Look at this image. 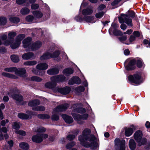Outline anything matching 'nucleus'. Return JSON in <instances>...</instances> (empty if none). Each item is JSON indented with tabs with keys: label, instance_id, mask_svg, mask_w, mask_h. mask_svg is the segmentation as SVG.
<instances>
[{
	"label": "nucleus",
	"instance_id": "nucleus-1",
	"mask_svg": "<svg viewBox=\"0 0 150 150\" xmlns=\"http://www.w3.org/2000/svg\"><path fill=\"white\" fill-rule=\"evenodd\" d=\"M91 130L85 129L83 131L82 134L79 136L78 139L81 144L85 147L93 148L98 145L96 139L93 135H90Z\"/></svg>",
	"mask_w": 150,
	"mask_h": 150
},
{
	"label": "nucleus",
	"instance_id": "nucleus-2",
	"mask_svg": "<svg viewBox=\"0 0 150 150\" xmlns=\"http://www.w3.org/2000/svg\"><path fill=\"white\" fill-rule=\"evenodd\" d=\"M65 79V77L62 75L52 76L50 78L51 82H47L45 84V86L46 88L52 89L54 92H57V87H56L57 83L63 81Z\"/></svg>",
	"mask_w": 150,
	"mask_h": 150
},
{
	"label": "nucleus",
	"instance_id": "nucleus-3",
	"mask_svg": "<svg viewBox=\"0 0 150 150\" xmlns=\"http://www.w3.org/2000/svg\"><path fill=\"white\" fill-rule=\"evenodd\" d=\"M32 38H25L24 39L23 43V47L27 48V51H35L40 48L42 46V42L39 41H36L31 44Z\"/></svg>",
	"mask_w": 150,
	"mask_h": 150
},
{
	"label": "nucleus",
	"instance_id": "nucleus-4",
	"mask_svg": "<svg viewBox=\"0 0 150 150\" xmlns=\"http://www.w3.org/2000/svg\"><path fill=\"white\" fill-rule=\"evenodd\" d=\"M21 38H16L15 40L14 38H1L0 40V45L2 43L5 45H11V47L12 49H14L18 47L21 41Z\"/></svg>",
	"mask_w": 150,
	"mask_h": 150
},
{
	"label": "nucleus",
	"instance_id": "nucleus-5",
	"mask_svg": "<svg viewBox=\"0 0 150 150\" xmlns=\"http://www.w3.org/2000/svg\"><path fill=\"white\" fill-rule=\"evenodd\" d=\"M19 93V91L17 88L15 87L10 90V91L7 94L10 96H11L13 99L15 100L17 104L21 105L25 104V102H24L23 103H22L23 98L21 95L15 94V93Z\"/></svg>",
	"mask_w": 150,
	"mask_h": 150
},
{
	"label": "nucleus",
	"instance_id": "nucleus-6",
	"mask_svg": "<svg viewBox=\"0 0 150 150\" xmlns=\"http://www.w3.org/2000/svg\"><path fill=\"white\" fill-rule=\"evenodd\" d=\"M69 107L68 103H65L63 105H60L55 108L52 112L51 119L53 120L57 121L59 120V117L57 113L59 112L65 110Z\"/></svg>",
	"mask_w": 150,
	"mask_h": 150
},
{
	"label": "nucleus",
	"instance_id": "nucleus-7",
	"mask_svg": "<svg viewBox=\"0 0 150 150\" xmlns=\"http://www.w3.org/2000/svg\"><path fill=\"white\" fill-rule=\"evenodd\" d=\"M5 71L13 72H14L15 74L21 77H25L26 76V71L24 68H19L17 69L16 67L6 68L4 69Z\"/></svg>",
	"mask_w": 150,
	"mask_h": 150
},
{
	"label": "nucleus",
	"instance_id": "nucleus-8",
	"mask_svg": "<svg viewBox=\"0 0 150 150\" xmlns=\"http://www.w3.org/2000/svg\"><path fill=\"white\" fill-rule=\"evenodd\" d=\"M128 80L131 82L137 84H140L143 81V79L141 76V73L140 72L136 73L133 75H129Z\"/></svg>",
	"mask_w": 150,
	"mask_h": 150
},
{
	"label": "nucleus",
	"instance_id": "nucleus-9",
	"mask_svg": "<svg viewBox=\"0 0 150 150\" xmlns=\"http://www.w3.org/2000/svg\"><path fill=\"white\" fill-rule=\"evenodd\" d=\"M142 132L140 130L137 131L134 134V139L139 146L144 145L146 142V139L144 138H142Z\"/></svg>",
	"mask_w": 150,
	"mask_h": 150
},
{
	"label": "nucleus",
	"instance_id": "nucleus-10",
	"mask_svg": "<svg viewBox=\"0 0 150 150\" xmlns=\"http://www.w3.org/2000/svg\"><path fill=\"white\" fill-rule=\"evenodd\" d=\"M115 150H125V141L116 138L115 140Z\"/></svg>",
	"mask_w": 150,
	"mask_h": 150
},
{
	"label": "nucleus",
	"instance_id": "nucleus-11",
	"mask_svg": "<svg viewBox=\"0 0 150 150\" xmlns=\"http://www.w3.org/2000/svg\"><path fill=\"white\" fill-rule=\"evenodd\" d=\"M118 27L117 25L115 23H112L111 26L109 30V32L110 35H114L115 36H121L122 33L120 30L116 29Z\"/></svg>",
	"mask_w": 150,
	"mask_h": 150
},
{
	"label": "nucleus",
	"instance_id": "nucleus-12",
	"mask_svg": "<svg viewBox=\"0 0 150 150\" xmlns=\"http://www.w3.org/2000/svg\"><path fill=\"white\" fill-rule=\"evenodd\" d=\"M48 137V135L45 134H38L32 137L33 142L37 143L41 142L42 140Z\"/></svg>",
	"mask_w": 150,
	"mask_h": 150
},
{
	"label": "nucleus",
	"instance_id": "nucleus-13",
	"mask_svg": "<svg viewBox=\"0 0 150 150\" xmlns=\"http://www.w3.org/2000/svg\"><path fill=\"white\" fill-rule=\"evenodd\" d=\"M72 115L74 120L79 124L83 123L84 122L83 120H86L88 117V115L87 114L81 115L78 114L72 113Z\"/></svg>",
	"mask_w": 150,
	"mask_h": 150
},
{
	"label": "nucleus",
	"instance_id": "nucleus-14",
	"mask_svg": "<svg viewBox=\"0 0 150 150\" xmlns=\"http://www.w3.org/2000/svg\"><path fill=\"white\" fill-rule=\"evenodd\" d=\"M60 52L58 50L55 51L53 53V54H51L50 52H46L44 54L40 57V59L41 60H43L50 58L56 57L59 55Z\"/></svg>",
	"mask_w": 150,
	"mask_h": 150
},
{
	"label": "nucleus",
	"instance_id": "nucleus-15",
	"mask_svg": "<svg viewBox=\"0 0 150 150\" xmlns=\"http://www.w3.org/2000/svg\"><path fill=\"white\" fill-rule=\"evenodd\" d=\"M118 19L120 23H125L128 26H132V20L128 16L121 14V16L118 17Z\"/></svg>",
	"mask_w": 150,
	"mask_h": 150
},
{
	"label": "nucleus",
	"instance_id": "nucleus-16",
	"mask_svg": "<svg viewBox=\"0 0 150 150\" xmlns=\"http://www.w3.org/2000/svg\"><path fill=\"white\" fill-rule=\"evenodd\" d=\"M136 61L132 59L129 61V59H127L125 63V68L127 70H131L134 69L135 67V64Z\"/></svg>",
	"mask_w": 150,
	"mask_h": 150
},
{
	"label": "nucleus",
	"instance_id": "nucleus-17",
	"mask_svg": "<svg viewBox=\"0 0 150 150\" xmlns=\"http://www.w3.org/2000/svg\"><path fill=\"white\" fill-rule=\"evenodd\" d=\"M119 41L122 43L129 45L134 43L135 41V38H118Z\"/></svg>",
	"mask_w": 150,
	"mask_h": 150
},
{
	"label": "nucleus",
	"instance_id": "nucleus-18",
	"mask_svg": "<svg viewBox=\"0 0 150 150\" xmlns=\"http://www.w3.org/2000/svg\"><path fill=\"white\" fill-rule=\"evenodd\" d=\"M81 82L80 78L77 76H74L69 81L68 84L69 85H72L74 83L79 84Z\"/></svg>",
	"mask_w": 150,
	"mask_h": 150
},
{
	"label": "nucleus",
	"instance_id": "nucleus-19",
	"mask_svg": "<svg viewBox=\"0 0 150 150\" xmlns=\"http://www.w3.org/2000/svg\"><path fill=\"white\" fill-rule=\"evenodd\" d=\"M73 111L75 112H78L79 113H82L85 112L86 110L83 108H79V104H75L72 106Z\"/></svg>",
	"mask_w": 150,
	"mask_h": 150
},
{
	"label": "nucleus",
	"instance_id": "nucleus-20",
	"mask_svg": "<svg viewBox=\"0 0 150 150\" xmlns=\"http://www.w3.org/2000/svg\"><path fill=\"white\" fill-rule=\"evenodd\" d=\"M57 92H59L63 94H67L69 93L70 88L69 87L66 86L64 88H59L57 87Z\"/></svg>",
	"mask_w": 150,
	"mask_h": 150
},
{
	"label": "nucleus",
	"instance_id": "nucleus-21",
	"mask_svg": "<svg viewBox=\"0 0 150 150\" xmlns=\"http://www.w3.org/2000/svg\"><path fill=\"white\" fill-rule=\"evenodd\" d=\"M22 58L24 59L28 60L34 59L35 57L33 53L30 52L24 54L22 56Z\"/></svg>",
	"mask_w": 150,
	"mask_h": 150
},
{
	"label": "nucleus",
	"instance_id": "nucleus-22",
	"mask_svg": "<svg viewBox=\"0 0 150 150\" xmlns=\"http://www.w3.org/2000/svg\"><path fill=\"white\" fill-rule=\"evenodd\" d=\"M59 71V70L57 68L54 67L48 70L47 73L49 75H52L58 74Z\"/></svg>",
	"mask_w": 150,
	"mask_h": 150
},
{
	"label": "nucleus",
	"instance_id": "nucleus-23",
	"mask_svg": "<svg viewBox=\"0 0 150 150\" xmlns=\"http://www.w3.org/2000/svg\"><path fill=\"white\" fill-rule=\"evenodd\" d=\"M132 128H127L125 129V134L126 137H129L133 133V129H134V127L133 125L131 126Z\"/></svg>",
	"mask_w": 150,
	"mask_h": 150
},
{
	"label": "nucleus",
	"instance_id": "nucleus-24",
	"mask_svg": "<svg viewBox=\"0 0 150 150\" xmlns=\"http://www.w3.org/2000/svg\"><path fill=\"white\" fill-rule=\"evenodd\" d=\"M62 116L65 122L67 123L70 124L73 121V119L71 117L68 116L65 114L62 115Z\"/></svg>",
	"mask_w": 150,
	"mask_h": 150
},
{
	"label": "nucleus",
	"instance_id": "nucleus-25",
	"mask_svg": "<svg viewBox=\"0 0 150 150\" xmlns=\"http://www.w3.org/2000/svg\"><path fill=\"white\" fill-rule=\"evenodd\" d=\"M83 20L84 21L89 23H95L96 22L93 16H84L83 17Z\"/></svg>",
	"mask_w": 150,
	"mask_h": 150
},
{
	"label": "nucleus",
	"instance_id": "nucleus-26",
	"mask_svg": "<svg viewBox=\"0 0 150 150\" xmlns=\"http://www.w3.org/2000/svg\"><path fill=\"white\" fill-rule=\"evenodd\" d=\"M48 67V65L45 63H41L36 66L37 69L39 70H44L47 69Z\"/></svg>",
	"mask_w": 150,
	"mask_h": 150
},
{
	"label": "nucleus",
	"instance_id": "nucleus-27",
	"mask_svg": "<svg viewBox=\"0 0 150 150\" xmlns=\"http://www.w3.org/2000/svg\"><path fill=\"white\" fill-rule=\"evenodd\" d=\"M40 101L38 100H35L30 101L28 104L29 106L33 107L39 105L40 104Z\"/></svg>",
	"mask_w": 150,
	"mask_h": 150
},
{
	"label": "nucleus",
	"instance_id": "nucleus-28",
	"mask_svg": "<svg viewBox=\"0 0 150 150\" xmlns=\"http://www.w3.org/2000/svg\"><path fill=\"white\" fill-rule=\"evenodd\" d=\"M93 12L92 8L90 7L83 9L82 11V13L84 15L91 14Z\"/></svg>",
	"mask_w": 150,
	"mask_h": 150
},
{
	"label": "nucleus",
	"instance_id": "nucleus-29",
	"mask_svg": "<svg viewBox=\"0 0 150 150\" xmlns=\"http://www.w3.org/2000/svg\"><path fill=\"white\" fill-rule=\"evenodd\" d=\"M79 132L80 130L79 129L75 130L74 132V134H69L67 137V139L70 140H73L75 138V136L77 135Z\"/></svg>",
	"mask_w": 150,
	"mask_h": 150
},
{
	"label": "nucleus",
	"instance_id": "nucleus-30",
	"mask_svg": "<svg viewBox=\"0 0 150 150\" xmlns=\"http://www.w3.org/2000/svg\"><path fill=\"white\" fill-rule=\"evenodd\" d=\"M33 14L36 18H40L43 16L42 13L39 11H34L32 12Z\"/></svg>",
	"mask_w": 150,
	"mask_h": 150
},
{
	"label": "nucleus",
	"instance_id": "nucleus-31",
	"mask_svg": "<svg viewBox=\"0 0 150 150\" xmlns=\"http://www.w3.org/2000/svg\"><path fill=\"white\" fill-rule=\"evenodd\" d=\"M19 146L20 148L24 150H27L29 148V146L28 144L24 142L20 143Z\"/></svg>",
	"mask_w": 150,
	"mask_h": 150
},
{
	"label": "nucleus",
	"instance_id": "nucleus-32",
	"mask_svg": "<svg viewBox=\"0 0 150 150\" xmlns=\"http://www.w3.org/2000/svg\"><path fill=\"white\" fill-rule=\"evenodd\" d=\"M18 117L22 120H26L29 117V115L23 113H20L18 115Z\"/></svg>",
	"mask_w": 150,
	"mask_h": 150
},
{
	"label": "nucleus",
	"instance_id": "nucleus-33",
	"mask_svg": "<svg viewBox=\"0 0 150 150\" xmlns=\"http://www.w3.org/2000/svg\"><path fill=\"white\" fill-rule=\"evenodd\" d=\"M129 146L130 149L132 150H134L136 148V144L133 139H130L129 142Z\"/></svg>",
	"mask_w": 150,
	"mask_h": 150
},
{
	"label": "nucleus",
	"instance_id": "nucleus-34",
	"mask_svg": "<svg viewBox=\"0 0 150 150\" xmlns=\"http://www.w3.org/2000/svg\"><path fill=\"white\" fill-rule=\"evenodd\" d=\"M73 72V69L70 68H68L64 69L63 73L65 75L68 76L72 74Z\"/></svg>",
	"mask_w": 150,
	"mask_h": 150
},
{
	"label": "nucleus",
	"instance_id": "nucleus-35",
	"mask_svg": "<svg viewBox=\"0 0 150 150\" xmlns=\"http://www.w3.org/2000/svg\"><path fill=\"white\" fill-rule=\"evenodd\" d=\"M30 12V9L27 7H23L22 8L21 11L20 13L22 15H26L28 14Z\"/></svg>",
	"mask_w": 150,
	"mask_h": 150
},
{
	"label": "nucleus",
	"instance_id": "nucleus-36",
	"mask_svg": "<svg viewBox=\"0 0 150 150\" xmlns=\"http://www.w3.org/2000/svg\"><path fill=\"white\" fill-rule=\"evenodd\" d=\"M2 75L3 76L11 79H16L17 78L16 76L14 75L7 73L3 72Z\"/></svg>",
	"mask_w": 150,
	"mask_h": 150
},
{
	"label": "nucleus",
	"instance_id": "nucleus-37",
	"mask_svg": "<svg viewBox=\"0 0 150 150\" xmlns=\"http://www.w3.org/2000/svg\"><path fill=\"white\" fill-rule=\"evenodd\" d=\"M38 117L40 119H47L50 118V116L47 114H41L38 115Z\"/></svg>",
	"mask_w": 150,
	"mask_h": 150
},
{
	"label": "nucleus",
	"instance_id": "nucleus-38",
	"mask_svg": "<svg viewBox=\"0 0 150 150\" xmlns=\"http://www.w3.org/2000/svg\"><path fill=\"white\" fill-rule=\"evenodd\" d=\"M37 62L35 61H27L24 63V65L26 66H33L35 65Z\"/></svg>",
	"mask_w": 150,
	"mask_h": 150
},
{
	"label": "nucleus",
	"instance_id": "nucleus-39",
	"mask_svg": "<svg viewBox=\"0 0 150 150\" xmlns=\"http://www.w3.org/2000/svg\"><path fill=\"white\" fill-rule=\"evenodd\" d=\"M11 60L14 62H17L19 61V57L17 55H12L11 56Z\"/></svg>",
	"mask_w": 150,
	"mask_h": 150
},
{
	"label": "nucleus",
	"instance_id": "nucleus-40",
	"mask_svg": "<svg viewBox=\"0 0 150 150\" xmlns=\"http://www.w3.org/2000/svg\"><path fill=\"white\" fill-rule=\"evenodd\" d=\"M30 80L32 81L38 82H40L42 80V79L41 78L36 76L31 77L30 78Z\"/></svg>",
	"mask_w": 150,
	"mask_h": 150
},
{
	"label": "nucleus",
	"instance_id": "nucleus-41",
	"mask_svg": "<svg viewBox=\"0 0 150 150\" xmlns=\"http://www.w3.org/2000/svg\"><path fill=\"white\" fill-rule=\"evenodd\" d=\"M33 110L39 111H43L45 110V107L42 106H39L35 107H33Z\"/></svg>",
	"mask_w": 150,
	"mask_h": 150
},
{
	"label": "nucleus",
	"instance_id": "nucleus-42",
	"mask_svg": "<svg viewBox=\"0 0 150 150\" xmlns=\"http://www.w3.org/2000/svg\"><path fill=\"white\" fill-rule=\"evenodd\" d=\"M33 131L36 132H45L46 131V129L43 127H40L38 128L35 129H33Z\"/></svg>",
	"mask_w": 150,
	"mask_h": 150
},
{
	"label": "nucleus",
	"instance_id": "nucleus-43",
	"mask_svg": "<svg viewBox=\"0 0 150 150\" xmlns=\"http://www.w3.org/2000/svg\"><path fill=\"white\" fill-rule=\"evenodd\" d=\"M9 20L11 22L14 23H17L20 21L19 19L17 17H11L10 18Z\"/></svg>",
	"mask_w": 150,
	"mask_h": 150
},
{
	"label": "nucleus",
	"instance_id": "nucleus-44",
	"mask_svg": "<svg viewBox=\"0 0 150 150\" xmlns=\"http://www.w3.org/2000/svg\"><path fill=\"white\" fill-rule=\"evenodd\" d=\"M6 19L5 17H0V25H4L6 23Z\"/></svg>",
	"mask_w": 150,
	"mask_h": 150
},
{
	"label": "nucleus",
	"instance_id": "nucleus-45",
	"mask_svg": "<svg viewBox=\"0 0 150 150\" xmlns=\"http://www.w3.org/2000/svg\"><path fill=\"white\" fill-rule=\"evenodd\" d=\"M137 67L139 68L142 67L144 65L142 61L140 59H138L137 60Z\"/></svg>",
	"mask_w": 150,
	"mask_h": 150
},
{
	"label": "nucleus",
	"instance_id": "nucleus-46",
	"mask_svg": "<svg viewBox=\"0 0 150 150\" xmlns=\"http://www.w3.org/2000/svg\"><path fill=\"white\" fill-rule=\"evenodd\" d=\"M20 123L18 122H15L14 123L13 125V128L16 130L20 128Z\"/></svg>",
	"mask_w": 150,
	"mask_h": 150
},
{
	"label": "nucleus",
	"instance_id": "nucleus-47",
	"mask_svg": "<svg viewBox=\"0 0 150 150\" xmlns=\"http://www.w3.org/2000/svg\"><path fill=\"white\" fill-rule=\"evenodd\" d=\"M75 19L77 21L81 22L84 21L83 18H82L81 15H79L75 17Z\"/></svg>",
	"mask_w": 150,
	"mask_h": 150
},
{
	"label": "nucleus",
	"instance_id": "nucleus-48",
	"mask_svg": "<svg viewBox=\"0 0 150 150\" xmlns=\"http://www.w3.org/2000/svg\"><path fill=\"white\" fill-rule=\"evenodd\" d=\"M134 36L135 37H142V35L141 33H140L138 31H134L133 33Z\"/></svg>",
	"mask_w": 150,
	"mask_h": 150
},
{
	"label": "nucleus",
	"instance_id": "nucleus-49",
	"mask_svg": "<svg viewBox=\"0 0 150 150\" xmlns=\"http://www.w3.org/2000/svg\"><path fill=\"white\" fill-rule=\"evenodd\" d=\"M34 18L33 16L29 15L26 17L25 19L28 22H31L33 21Z\"/></svg>",
	"mask_w": 150,
	"mask_h": 150
},
{
	"label": "nucleus",
	"instance_id": "nucleus-50",
	"mask_svg": "<svg viewBox=\"0 0 150 150\" xmlns=\"http://www.w3.org/2000/svg\"><path fill=\"white\" fill-rule=\"evenodd\" d=\"M15 132L18 134L23 136H25L26 134L25 131L22 130H16L15 131Z\"/></svg>",
	"mask_w": 150,
	"mask_h": 150
},
{
	"label": "nucleus",
	"instance_id": "nucleus-51",
	"mask_svg": "<svg viewBox=\"0 0 150 150\" xmlns=\"http://www.w3.org/2000/svg\"><path fill=\"white\" fill-rule=\"evenodd\" d=\"M84 90V88L82 86H79L75 89L76 91L78 92H83Z\"/></svg>",
	"mask_w": 150,
	"mask_h": 150
},
{
	"label": "nucleus",
	"instance_id": "nucleus-52",
	"mask_svg": "<svg viewBox=\"0 0 150 150\" xmlns=\"http://www.w3.org/2000/svg\"><path fill=\"white\" fill-rule=\"evenodd\" d=\"M17 33L15 31H10L8 34L9 38H13L16 36Z\"/></svg>",
	"mask_w": 150,
	"mask_h": 150
},
{
	"label": "nucleus",
	"instance_id": "nucleus-53",
	"mask_svg": "<svg viewBox=\"0 0 150 150\" xmlns=\"http://www.w3.org/2000/svg\"><path fill=\"white\" fill-rule=\"evenodd\" d=\"M32 72L33 73H34L35 74L39 75L40 76L42 75L45 74V73L44 71H42V73L40 74V73H39L38 71V70H37L35 69H33L32 70Z\"/></svg>",
	"mask_w": 150,
	"mask_h": 150
},
{
	"label": "nucleus",
	"instance_id": "nucleus-54",
	"mask_svg": "<svg viewBox=\"0 0 150 150\" xmlns=\"http://www.w3.org/2000/svg\"><path fill=\"white\" fill-rule=\"evenodd\" d=\"M104 13L103 11L97 13L96 14V17L97 18H100L103 16Z\"/></svg>",
	"mask_w": 150,
	"mask_h": 150
},
{
	"label": "nucleus",
	"instance_id": "nucleus-55",
	"mask_svg": "<svg viewBox=\"0 0 150 150\" xmlns=\"http://www.w3.org/2000/svg\"><path fill=\"white\" fill-rule=\"evenodd\" d=\"M75 144V143L73 142H71L70 143L67 144L66 146V147L67 149H69L73 146Z\"/></svg>",
	"mask_w": 150,
	"mask_h": 150
},
{
	"label": "nucleus",
	"instance_id": "nucleus-56",
	"mask_svg": "<svg viewBox=\"0 0 150 150\" xmlns=\"http://www.w3.org/2000/svg\"><path fill=\"white\" fill-rule=\"evenodd\" d=\"M39 7V5L37 4H33L31 5V7L32 10H36Z\"/></svg>",
	"mask_w": 150,
	"mask_h": 150
},
{
	"label": "nucleus",
	"instance_id": "nucleus-57",
	"mask_svg": "<svg viewBox=\"0 0 150 150\" xmlns=\"http://www.w3.org/2000/svg\"><path fill=\"white\" fill-rule=\"evenodd\" d=\"M26 0H16V3L19 5H21L25 3Z\"/></svg>",
	"mask_w": 150,
	"mask_h": 150
},
{
	"label": "nucleus",
	"instance_id": "nucleus-58",
	"mask_svg": "<svg viewBox=\"0 0 150 150\" xmlns=\"http://www.w3.org/2000/svg\"><path fill=\"white\" fill-rule=\"evenodd\" d=\"M105 6L103 4H101L99 6L98 8V10L99 11L103 10L105 7Z\"/></svg>",
	"mask_w": 150,
	"mask_h": 150
},
{
	"label": "nucleus",
	"instance_id": "nucleus-59",
	"mask_svg": "<svg viewBox=\"0 0 150 150\" xmlns=\"http://www.w3.org/2000/svg\"><path fill=\"white\" fill-rule=\"evenodd\" d=\"M8 120L6 119V121L4 120H2L1 122V125L2 126H4L6 123H8Z\"/></svg>",
	"mask_w": 150,
	"mask_h": 150
},
{
	"label": "nucleus",
	"instance_id": "nucleus-60",
	"mask_svg": "<svg viewBox=\"0 0 150 150\" xmlns=\"http://www.w3.org/2000/svg\"><path fill=\"white\" fill-rule=\"evenodd\" d=\"M120 1V0H115L112 3V6H114L117 4Z\"/></svg>",
	"mask_w": 150,
	"mask_h": 150
},
{
	"label": "nucleus",
	"instance_id": "nucleus-61",
	"mask_svg": "<svg viewBox=\"0 0 150 150\" xmlns=\"http://www.w3.org/2000/svg\"><path fill=\"white\" fill-rule=\"evenodd\" d=\"M120 28L122 29L125 30L127 28V26L124 24H122L120 26Z\"/></svg>",
	"mask_w": 150,
	"mask_h": 150
},
{
	"label": "nucleus",
	"instance_id": "nucleus-62",
	"mask_svg": "<svg viewBox=\"0 0 150 150\" xmlns=\"http://www.w3.org/2000/svg\"><path fill=\"white\" fill-rule=\"evenodd\" d=\"M132 32V30L131 29L127 30L126 32H124V34H128L129 35Z\"/></svg>",
	"mask_w": 150,
	"mask_h": 150
},
{
	"label": "nucleus",
	"instance_id": "nucleus-63",
	"mask_svg": "<svg viewBox=\"0 0 150 150\" xmlns=\"http://www.w3.org/2000/svg\"><path fill=\"white\" fill-rule=\"evenodd\" d=\"M9 99V98L7 96H4L3 98V100L4 102H8Z\"/></svg>",
	"mask_w": 150,
	"mask_h": 150
},
{
	"label": "nucleus",
	"instance_id": "nucleus-64",
	"mask_svg": "<svg viewBox=\"0 0 150 150\" xmlns=\"http://www.w3.org/2000/svg\"><path fill=\"white\" fill-rule=\"evenodd\" d=\"M143 43L145 45L148 44L150 46V39L149 40V42L146 39H145L143 41Z\"/></svg>",
	"mask_w": 150,
	"mask_h": 150
}]
</instances>
